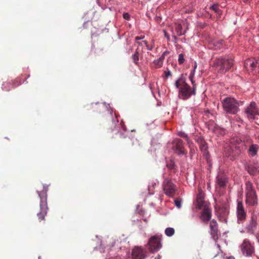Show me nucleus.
Returning <instances> with one entry per match:
<instances>
[{
  "mask_svg": "<svg viewBox=\"0 0 259 259\" xmlns=\"http://www.w3.org/2000/svg\"><path fill=\"white\" fill-rule=\"evenodd\" d=\"M197 67V65H196V64L195 63V65H194V70L195 71V69Z\"/></svg>",
  "mask_w": 259,
  "mask_h": 259,
  "instance_id": "nucleus-45",
  "label": "nucleus"
},
{
  "mask_svg": "<svg viewBox=\"0 0 259 259\" xmlns=\"http://www.w3.org/2000/svg\"><path fill=\"white\" fill-rule=\"evenodd\" d=\"M245 203L248 206H253L258 204V198L253 184L250 181L245 184Z\"/></svg>",
  "mask_w": 259,
  "mask_h": 259,
  "instance_id": "nucleus-4",
  "label": "nucleus"
},
{
  "mask_svg": "<svg viewBox=\"0 0 259 259\" xmlns=\"http://www.w3.org/2000/svg\"><path fill=\"white\" fill-rule=\"evenodd\" d=\"M166 166L168 169L172 170L174 169L175 165L173 161H170L169 163H167Z\"/></svg>",
  "mask_w": 259,
  "mask_h": 259,
  "instance_id": "nucleus-35",
  "label": "nucleus"
},
{
  "mask_svg": "<svg viewBox=\"0 0 259 259\" xmlns=\"http://www.w3.org/2000/svg\"><path fill=\"white\" fill-rule=\"evenodd\" d=\"M176 28L175 30L176 32L177 35L178 36H181L185 34V31H183L182 29V26L181 24H177L176 23Z\"/></svg>",
  "mask_w": 259,
  "mask_h": 259,
  "instance_id": "nucleus-24",
  "label": "nucleus"
},
{
  "mask_svg": "<svg viewBox=\"0 0 259 259\" xmlns=\"http://www.w3.org/2000/svg\"><path fill=\"white\" fill-rule=\"evenodd\" d=\"M155 259H160V256L158 255L157 257H155Z\"/></svg>",
  "mask_w": 259,
  "mask_h": 259,
  "instance_id": "nucleus-49",
  "label": "nucleus"
},
{
  "mask_svg": "<svg viewBox=\"0 0 259 259\" xmlns=\"http://www.w3.org/2000/svg\"><path fill=\"white\" fill-rule=\"evenodd\" d=\"M192 151V149L190 150V153H191V152Z\"/></svg>",
  "mask_w": 259,
  "mask_h": 259,
  "instance_id": "nucleus-52",
  "label": "nucleus"
},
{
  "mask_svg": "<svg viewBox=\"0 0 259 259\" xmlns=\"http://www.w3.org/2000/svg\"><path fill=\"white\" fill-rule=\"evenodd\" d=\"M194 75V70H192L191 71V72L190 73L189 78L191 80V82H192L193 85H196V84H194V81L193 80Z\"/></svg>",
  "mask_w": 259,
  "mask_h": 259,
  "instance_id": "nucleus-36",
  "label": "nucleus"
},
{
  "mask_svg": "<svg viewBox=\"0 0 259 259\" xmlns=\"http://www.w3.org/2000/svg\"><path fill=\"white\" fill-rule=\"evenodd\" d=\"M217 182L220 187H224L226 185V179L223 175H219L217 177Z\"/></svg>",
  "mask_w": 259,
  "mask_h": 259,
  "instance_id": "nucleus-23",
  "label": "nucleus"
},
{
  "mask_svg": "<svg viewBox=\"0 0 259 259\" xmlns=\"http://www.w3.org/2000/svg\"><path fill=\"white\" fill-rule=\"evenodd\" d=\"M151 189V186H149V188H148V190H149V193H150V194H152L153 193L152 192L151 193L150 192Z\"/></svg>",
  "mask_w": 259,
  "mask_h": 259,
  "instance_id": "nucleus-42",
  "label": "nucleus"
},
{
  "mask_svg": "<svg viewBox=\"0 0 259 259\" xmlns=\"http://www.w3.org/2000/svg\"><path fill=\"white\" fill-rule=\"evenodd\" d=\"M165 234L169 237L172 236L175 233V230L172 228H167L165 230Z\"/></svg>",
  "mask_w": 259,
  "mask_h": 259,
  "instance_id": "nucleus-27",
  "label": "nucleus"
},
{
  "mask_svg": "<svg viewBox=\"0 0 259 259\" xmlns=\"http://www.w3.org/2000/svg\"><path fill=\"white\" fill-rule=\"evenodd\" d=\"M223 45V41H218L214 42V47L215 49H218L221 48Z\"/></svg>",
  "mask_w": 259,
  "mask_h": 259,
  "instance_id": "nucleus-34",
  "label": "nucleus"
},
{
  "mask_svg": "<svg viewBox=\"0 0 259 259\" xmlns=\"http://www.w3.org/2000/svg\"><path fill=\"white\" fill-rule=\"evenodd\" d=\"M109 240H109V241H110V242H112V246H113L114 245V244H113V239L112 238H111V239H110Z\"/></svg>",
  "mask_w": 259,
  "mask_h": 259,
  "instance_id": "nucleus-40",
  "label": "nucleus"
},
{
  "mask_svg": "<svg viewBox=\"0 0 259 259\" xmlns=\"http://www.w3.org/2000/svg\"><path fill=\"white\" fill-rule=\"evenodd\" d=\"M172 37L174 38V39L177 40V37L175 35H172Z\"/></svg>",
  "mask_w": 259,
  "mask_h": 259,
  "instance_id": "nucleus-43",
  "label": "nucleus"
},
{
  "mask_svg": "<svg viewBox=\"0 0 259 259\" xmlns=\"http://www.w3.org/2000/svg\"><path fill=\"white\" fill-rule=\"evenodd\" d=\"M140 37L141 39H143L144 38L145 36L144 35V36H140Z\"/></svg>",
  "mask_w": 259,
  "mask_h": 259,
  "instance_id": "nucleus-48",
  "label": "nucleus"
},
{
  "mask_svg": "<svg viewBox=\"0 0 259 259\" xmlns=\"http://www.w3.org/2000/svg\"><path fill=\"white\" fill-rule=\"evenodd\" d=\"M200 218L205 223H207L210 220L211 218V209L210 206L202 209Z\"/></svg>",
  "mask_w": 259,
  "mask_h": 259,
  "instance_id": "nucleus-15",
  "label": "nucleus"
},
{
  "mask_svg": "<svg viewBox=\"0 0 259 259\" xmlns=\"http://www.w3.org/2000/svg\"><path fill=\"white\" fill-rule=\"evenodd\" d=\"M156 184V183H154V184H152V187L154 186V185H155Z\"/></svg>",
  "mask_w": 259,
  "mask_h": 259,
  "instance_id": "nucleus-50",
  "label": "nucleus"
},
{
  "mask_svg": "<svg viewBox=\"0 0 259 259\" xmlns=\"http://www.w3.org/2000/svg\"><path fill=\"white\" fill-rule=\"evenodd\" d=\"M149 251L153 253L158 251L162 247L161 238L158 236L151 237L149 241Z\"/></svg>",
  "mask_w": 259,
  "mask_h": 259,
  "instance_id": "nucleus-8",
  "label": "nucleus"
},
{
  "mask_svg": "<svg viewBox=\"0 0 259 259\" xmlns=\"http://www.w3.org/2000/svg\"><path fill=\"white\" fill-rule=\"evenodd\" d=\"M164 193L168 196L172 197L177 191L176 186L168 179H165L162 183Z\"/></svg>",
  "mask_w": 259,
  "mask_h": 259,
  "instance_id": "nucleus-7",
  "label": "nucleus"
},
{
  "mask_svg": "<svg viewBox=\"0 0 259 259\" xmlns=\"http://www.w3.org/2000/svg\"><path fill=\"white\" fill-rule=\"evenodd\" d=\"M142 53V42H138V46L136 52L132 56L133 62L136 65H138L139 64V56Z\"/></svg>",
  "mask_w": 259,
  "mask_h": 259,
  "instance_id": "nucleus-18",
  "label": "nucleus"
},
{
  "mask_svg": "<svg viewBox=\"0 0 259 259\" xmlns=\"http://www.w3.org/2000/svg\"><path fill=\"white\" fill-rule=\"evenodd\" d=\"M172 149L178 155H185L187 153L184 147L183 142L181 139H174L172 142Z\"/></svg>",
  "mask_w": 259,
  "mask_h": 259,
  "instance_id": "nucleus-9",
  "label": "nucleus"
},
{
  "mask_svg": "<svg viewBox=\"0 0 259 259\" xmlns=\"http://www.w3.org/2000/svg\"><path fill=\"white\" fill-rule=\"evenodd\" d=\"M259 149V147L256 144H251L248 149V153L249 155L252 156H255Z\"/></svg>",
  "mask_w": 259,
  "mask_h": 259,
  "instance_id": "nucleus-22",
  "label": "nucleus"
},
{
  "mask_svg": "<svg viewBox=\"0 0 259 259\" xmlns=\"http://www.w3.org/2000/svg\"><path fill=\"white\" fill-rule=\"evenodd\" d=\"M208 206H210L209 203L204 200L202 194L199 193L196 198V208L197 209H202Z\"/></svg>",
  "mask_w": 259,
  "mask_h": 259,
  "instance_id": "nucleus-13",
  "label": "nucleus"
},
{
  "mask_svg": "<svg viewBox=\"0 0 259 259\" xmlns=\"http://www.w3.org/2000/svg\"><path fill=\"white\" fill-rule=\"evenodd\" d=\"M258 64V61L255 59H249L246 61V65L247 67H250L252 70H255L257 68V64Z\"/></svg>",
  "mask_w": 259,
  "mask_h": 259,
  "instance_id": "nucleus-21",
  "label": "nucleus"
},
{
  "mask_svg": "<svg viewBox=\"0 0 259 259\" xmlns=\"http://www.w3.org/2000/svg\"><path fill=\"white\" fill-rule=\"evenodd\" d=\"M210 229H218V223L214 220H212L210 222Z\"/></svg>",
  "mask_w": 259,
  "mask_h": 259,
  "instance_id": "nucleus-29",
  "label": "nucleus"
},
{
  "mask_svg": "<svg viewBox=\"0 0 259 259\" xmlns=\"http://www.w3.org/2000/svg\"><path fill=\"white\" fill-rule=\"evenodd\" d=\"M164 74L166 78H168V77L171 76V72L168 69L164 71Z\"/></svg>",
  "mask_w": 259,
  "mask_h": 259,
  "instance_id": "nucleus-37",
  "label": "nucleus"
},
{
  "mask_svg": "<svg viewBox=\"0 0 259 259\" xmlns=\"http://www.w3.org/2000/svg\"><path fill=\"white\" fill-rule=\"evenodd\" d=\"M175 85L177 88L179 89V95L183 100H187L189 99L191 95H195L196 94V87L195 85L193 86V90L189 85H188L185 81L178 79L175 83Z\"/></svg>",
  "mask_w": 259,
  "mask_h": 259,
  "instance_id": "nucleus-2",
  "label": "nucleus"
},
{
  "mask_svg": "<svg viewBox=\"0 0 259 259\" xmlns=\"http://www.w3.org/2000/svg\"><path fill=\"white\" fill-rule=\"evenodd\" d=\"M224 111L229 114H235L239 111V102L232 97H227L222 101Z\"/></svg>",
  "mask_w": 259,
  "mask_h": 259,
  "instance_id": "nucleus-6",
  "label": "nucleus"
},
{
  "mask_svg": "<svg viewBox=\"0 0 259 259\" xmlns=\"http://www.w3.org/2000/svg\"><path fill=\"white\" fill-rule=\"evenodd\" d=\"M133 259H144L146 257V251L140 247H135L132 250Z\"/></svg>",
  "mask_w": 259,
  "mask_h": 259,
  "instance_id": "nucleus-12",
  "label": "nucleus"
},
{
  "mask_svg": "<svg viewBox=\"0 0 259 259\" xmlns=\"http://www.w3.org/2000/svg\"><path fill=\"white\" fill-rule=\"evenodd\" d=\"M164 59L165 53H163L158 59L154 60L151 64V67L155 69L161 68L163 65V62Z\"/></svg>",
  "mask_w": 259,
  "mask_h": 259,
  "instance_id": "nucleus-20",
  "label": "nucleus"
},
{
  "mask_svg": "<svg viewBox=\"0 0 259 259\" xmlns=\"http://www.w3.org/2000/svg\"><path fill=\"white\" fill-rule=\"evenodd\" d=\"M245 168L250 175H255L258 172L257 166L254 163H249L246 164Z\"/></svg>",
  "mask_w": 259,
  "mask_h": 259,
  "instance_id": "nucleus-19",
  "label": "nucleus"
},
{
  "mask_svg": "<svg viewBox=\"0 0 259 259\" xmlns=\"http://www.w3.org/2000/svg\"><path fill=\"white\" fill-rule=\"evenodd\" d=\"M163 32L164 33V36L167 38V40H169L170 39V36L169 34L167 33L165 30H163Z\"/></svg>",
  "mask_w": 259,
  "mask_h": 259,
  "instance_id": "nucleus-38",
  "label": "nucleus"
},
{
  "mask_svg": "<svg viewBox=\"0 0 259 259\" xmlns=\"http://www.w3.org/2000/svg\"><path fill=\"white\" fill-rule=\"evenodd\" d=\"M257 225V217L254 214L252 215L250 221L245 227L247 232L251 234H254L256 229Z\"/></svg>",
  "mask_w": 259,
  "mask_h": 259,
  "instance_id": "nucleus-14",
  "label": "nucleus"
},
{
  "mask_svg": "<svg viewBox=\"0 0 259 259\" xmlns=\"http://www.w3.org/2000/svg\"><path fill=\"white\" fill-rule=\"evenodd\" d=\"M175 204L178 208H180L182 206V199L180 198H177L175 200Z\"/></svg>",
  "mask_w": 259,
  "mask_h": 259,
  "instance_id": "nucleus-30",
  "label": "nucleus"
},
{
  "mask_svg": "<svg viewBox=\"0 0 259 259\" xmlns=\"http://www.w3.org/2000/svg\"><path fill=\"white\" fill-rule=\"evenodd\" d=\"M178 135L183 138H184L187 142V144L189 145V146H190L191 144H192V141L189 139L186 134L183 132H179L178 133Z\"/></svg>",
  "mask_w": 259,
  "mask_h": 259,
  "instance_id": "nucleus-25",
  "label": "nucleus"
},
{
  "mask_svg": "<svg viewBox=\"0 0 259 259\" xmlns=\"http://www.w3.org/2000/svg\"><path fill=\"white\" fill-rule=\"evenodd\" d=\"M257 69H258V72H259V61H258V64H257Z\"/></svg>",
  "mask_w": 259,
  "mask_h": 259,
  "instance_id": "nucleus-46",
  "label": "nucleus"
},
{
  "mask_svg": "<svg viewBox=\"0 0 259 259\" xmlns=\"http://www.w3.org/2000/svg\"><path fill=\"white\" fill-rule=\"evenodd\" d=\"M196 140L199 144L201 151L203 152L204 156L208 160L209 155L207 151V146L205 141L201 137H198L196 139Z\"/></svg>",
  "mask_w": 259,
  "mask_h": 259,
  "instance_id": "nucleus-16",
  "label": "nucleus"
},
{
  "mask_svg": "<svg viewBox=\"0 0 259 259\" xmlns=\"http://www.w3.org/2000/svg\"><path fill=\"white\" fill-rule=\"evenodd\" d=\"M97 107V105H95V108H96Z\"/></svg>",
  "mask_w": 259,
  "mask_h": 259,
  "instance_id": "nucleus-51",
  "label": "nucleus"
},
{
  "mask_svg": "<svg viewBox=\"0 0 259 259\" xmlns=\"http://www.w3.org/2000/svg\"><path fill=\"white\" fill-rule=\"evenodd\" d=\"M245 150L243 142L238 138H232L229 144L225 147V151L227 156H234L239 155Z\"/></svg>",
  "mask_w": 259,
  "mask_h": 259,
  "instance_id": "nucleus-1",
  "label": "nucleus"
},
{
  "mask_svg": "<svg viewBox=\"0 0 259 259\" xmlns=\"http://www.w3.org/2000/svg\"><path fill=\"white\" fill-rule=\"evenodd\" d=\"M245 113L249 120L254 119L255 115L258 114V110L256 103L254 102H251L245 109Z\"/></svg>",
  "mask_w": 259,
  "mask_h": 259,
  "instance_id": "nucleus-10",
  "label": "nucleus"
},
{
  "mask_svg": "<svg viewBox=\"0 0 259 259\" xmlns=\"http://www.w3.org/2000/svg\"><path fill=\"white\" fill-rule=\"evenodd\" d=\"M40 198V211L37 213V216L40 221L45 220L48 209L47 204V189H44L41 191H37Z\"/></svg>",
  "mask_w": 259,
  "mask_h": 259,
  "instance_id": "nucleus-5",
  "label": "nucleus"
},
{
  "mask_svg": "<svg viewBox=\"0 0 259 259\" xmlns=\"http://www.w3.org/2000/svg\"><path fill=\"white\" fill-rule=\"evenodd\" d=\"M108 132L112 133V137H113L114 134H117V133L118 132V130L117 127H115L114 125H113V128L109 129Z\"/></svg>",
  "mask_w": 259,
  "mask_h": 259,
  "instance_id": "nucleus-31",
  "label": "nucleus"
},
{
  "mask_svg": "<svg viewBox=\"0 0 259 259\" xmlns=\"http://www.w3.org/2000/svg\"><path fill=\"white\" fill-rule=\"evenodd\" d=\"M138 42H139V41H137V43L138 44ZM141 42H142V49H143V46H144V45H144V42H143V41H142Z\"/></svg>",
  "mask_w": 259,
  "mask_h": 259,
  "instance_id": "nucleus-44",
  "label": "nucleus"
},
{
  "mask_svg": "<svg viewBox=\"0 0 259 259\" xmlns=\"http://www.w3.org/2000/svg\"><path fill=\"white\" fill-rule=\"evenodd\" d=\"M241 249L243 253L247 256H250L253 253V247L249 241L246 239L243 241L241 245Z\"/></svg>",
  "mask_w": 259,
  "mask_h": 259,
  "instance_id": "nucleus-17",
  "label": "nucleus"
},
{
  "mask_svg": "<svg viewBox=\"0 0 259 259\" xmlns=\"http://www.w3.org/2000/svg\"><path fill=\"white\" fill-rule=\"evenodd\" d=\"M185 61L184 57L183 54H180L179 55L178 62L180 64H182Z\"/></svg>",
  "mask_w": 259,
  "mask_h": 259,
  "instance_id": "nucleus-33",
  "label": "nucleus"
},
{
  "mask_svg": "<svg viewBox=\"0 0 259 259\" xmlns=\"http://www.w3.org/2000/svg\"><path fill=\"white\" fill-rule=\"evenodd\" d=\"M143 42H144L145 46L146 47L147 50H152L154 47V43L153 40H152V42L151 45H149L148 44L147 41L146 40H143Z\"/></svg>",
  "mask_w": 259,
  "mask_h": 259,
  "instance_id": "nucleus-28",
  "label": "nucleus"
},
{
  "mask_svg": "<svg viewBox=\"0 0 259 259\" xmlns=\"http://www.w3.org/2000/svg\"><path fill=\"white\" fill-rule=\"evenodd\" d=\"M10 85H11L10 82H4L3 84L2 89L4 91H10V88L9 87L7 88V86H10Z\"/></svg>",
  "mask_w": 259,
  "mask_h": 259,
  "instance_id": "nucleus-32",
  "label": "nucleus"
},
{
  "mask_svg": "<svg viewBox=\"0 0 259 259\" xmlns=\"http://www.w3.org/2000/svg\"><path fill=\"white\" fill-rule=\"evenodd\" d=\"M123 17H125V16H128V14L127 13H124L123 14Z\"/></svg>",
  "mask_w": 259,
  "mask_h": 259,
  "instance_id": "nucleus-41",
  "label": "nucleus"
},
{
  "mask_svg": "<svg viewBox=\"0 0 259 259\" xmlns=\"http://www.w3.org/2000/svg\"><path fill=\"white\" fill-rule=\"evenodd\" d=\"M210 234L214 240L218 239V229H210Z\"/></svg>",
  "mask_w": 259,
  "mask_h": 259,
  "instance_id": "nucleus-26",
  "label": "nucleus"
},
{
  "mask_svg": "<svg viewBox=\"0 0 259 259\" xmlns=\"http://www.w3.org/2000/svg\"><path fill=\"white\" fill-rule=\"evenodd\" d=\"M233 64V60L231 58L219 57L214 61L213 67L219 72L225 73L231 68Z\"/></svg>",
  "mask_w": 259,
  "mask_h": 259,
  "instance_id": "nucleus-3",
  "label": "nucleus"
},
{
  "mask_svg": "<svg viewBox=\"0 0 259 259\" xmlns=\"http://www.w3.org/2000/svg\"><path fill=\"white\" fill-rule=\"evenodd\" d=\"M237 222L239 224L243 222L246 220V212L245 210L242 201H239L237 206Z\"/></svg>",
  "mask_w": 259,
  "mask_h": 259,
  "instance_id": "nucleus-11",
  "label": "nucleus"
},
{
  "mask_svg": "<svg viewBox=\"0 0 259 259\" xmlns=\"http://www.w3.org/2000/svg\"><path fill=\"white\" fill-rule=\"evenodd\" d=\"M123 18H124V19H125L126 20H129V18H130V17H123Z\"/></svg>",
  "mask_w": 259,
  "mask_h": 259,
  "instance_id": "nucleus-47",
  "label": "nucleus"
},
{
  "mask_svg": "<svg viewBox=\"0 0 259 259\" xmlns=\"http://www.w3.org/2000/svg\"><path fill=\"white\" fill-rule=\"evenodd\" d=\"M135 39L136 41H138L139 40H141V39L140 36H136Z\"/></svg>",
  "mask_w": 259,
  "mask_h": 259,
  "instance_id": "nucleus-39",
  "label": "nucleus"
}]
</instances>
